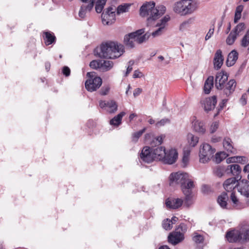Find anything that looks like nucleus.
Here are the masks:
<instances>
[{"label":"nucleus","instance_id":"423d86ee","mask_svg":"<svg viewBox=\"0 0 249 249\" xmlns=\"http://www.w3.org/2000/svg\"><path fill=\"white\" fill-rule=\"evenodd\" d=\"M102 22L104 25H111L116 20L115 12L113 7L110 6L104 11L101 15Z\"/></svg>","mask_w":249,"mask_h":249},{"label":"nucleus","instance_id":"f8f14e48","mask_svg":"<svg viewBox=\"0 0 249 249\" xmlns=\"http://www.w3.org/2000/svg\"><path fill=\"white\" fill-rule=\"evenodd\" d=\"M178 154L175 149H171L167 152L165 151V157L162 160L165 163L172 164L175 163L178 158Z\"/></svg>","mask_w":249,"mask_h":249},{"label":"nucleus","instance_id":"680f3d73","mask_svg":"<svg viewBox=\"0 0 249 249\" xmlns=\"http://www.w3.org/2000/svg\"><path fill=\"white\" fill-rule=\"evenodd\" d=\"M62 73L66 76H68L70 75L71 70L67 66H64L62 69Z\"/></svg>","mask_w":249,"mask_h":249},{"label":"nucleus","instance_id":"72a5a7b5","mask_svg":"<svg viewBox=\"0 0 249 249\" xmlns=\"http://www.w3.org/2000/svg\"><path fill=\"white\" fill-rule=\"evenodd\" d=\"M151 36L150 33L147 32L144 35H138L136 37V42L139 44H142L147 40Z\"/></svg>","mask_w":249,"mask_h":249},{"label":"nucleus","instance_id":"e2e57ef3","mask_svg":"<svg viewBox=\"0 0 249 249\" xmlns=\"http://www.w3.org/2000/svg\"><path fill=\"white\" fill-rule=\"evenodd\" d=\"M95 0H90V2L89 3L87 6L85 5V9L86 11H90L94 6Z\"/></svg>","mask_w":249,"mask_h":249},{"label":"nucleus","instance_id":"b1692460","mask_svg":"<svg viewBox=\"0 0 249 249\" xmlns=\"http://www.w3.org/2000/svg\"><path fill=\"white\" fill-rule=\"evenodd\" d=\"M43 38L47 46L54 43L56 41V37L53 33L49 31L43 32Z\"/></svg>","mask_w":249,"mask_h":249},{"label":"nucleus","instance_id":"dca6fc26","mask_svg":"<svg viewBox=\"0 0 249 249\" xmlns=\"http://www.w3.org/2000/svg\"><path fill=\"white\" fill-rule=\"evenodd\" d=\"M239 181L238 177L231 178L226 180L223 183V187L227 192H231L235 188H237V183Z\"/></svg>","mask_w":249,"mask_h":249},{"label":"nucleus","instance_id":"ea45409f","mask_svg":"<svg viewBox=\"0 0 249 249\" xmlns=\"http://www.w3.org/2000/svg\"><path fill=\"white\" fill-rule=\"evenodd\" d=\"M101 66H102V60H94L90 62L89 66L91 68L95 70H100L101 71Z\"/></svg>","mask_w":249,"mask_h":249},{"label":"nucleus","instance_id":"8fccbe9b","mask_svg":"<svg viewBox=\"0 0 249 249\" xmlns=\"http://www.w3.org/2000/svg\"><path fill=\"white\" fill-rule=\"evenodd\" d=\"M214 174L218 177H221L224 174V169L221 166H217L213 170Z\"/></svg>","mask_w":249,"mask_h":249},{"label":"nucleus","instance_id":"052dcab7","mask_svg":"<svg viewBox=\"0 0 249 249\" xmlns=\"http://www.w3.org/2000/svg\"><path fill=\"white\" fill-rule=\"evenodd\" d=\"M169 122H170L169 119H168L167 118H164V119H161L160 121L158 122L156 124V125L158 126H162V125H164L166 123H169Z\"/></svg>","mask_w":249,"mask_h":249},{"label":"nucleus","instance_id":"7c9ffc66","mask_svg":"<svg viewBox=\"0 0 249 249\" xmlns=\"http://www.w3.org/2000/svg\"><path fill=\"white\" fill-rule=\"evenodd\" d=\"M114 63L112 61L104 60L102 61V66H101V71H107L111 70L113 67Z\"/></svg>","mask_w":249,"mask_h":249},{"label":"nucleus","instance_id":"6ab92c4d","mask_svg":"<svg viewBox=\"0 0 249 249\" xmlns=\"http://www.w3.org/2000/svg\"><path fill=\"white\" fill-rule=\"evenodd\" d=\"M166 205L169 209H176L180 207L183 203L181 198H168L166 200Z\"/></svg>","mask_w":249,"mask_h":249},{"label":"nucleus","instance_id":"37998d69","mask_svg":"<svg viewBox=\"0 0 249 249\" xmlns=\"http://www.w3.org/2000/svg\"><path fill=\"white\" fill-rule=\"evenodd\" d=\"M245 29V25L244 23H240L233 29V32L237 36Z\"/></svg>","mask_w":249,"mask_h":249},{"label":"nucleus","instance_id":"aec40b11","mask_svg":"<svg viewBox=\"0 0 249 249\" xmlns=\"http://www.w3.org/2000/svg\"><path fill=\"white\" fill-rule=\"evenodd\" d=\"M224 57L222 55V51L220 49L217 50L213 59L214 68L216 70L219 69L223 64Z\"/></svg>","mask_w":249,"mask_h":249},{"label":"nucleus","instance_id":"c9c22d12","mask_svg":"<svg viewBox=\"0 0 249 249\" xmlns=\"http://www.w3.org/2000/svg\"><path fill=\"white\" fill-rule=\"evenodd\" d=\"M130 6L131 4L128 3L119 5L117 9V14L120 15L121 13L128 12Z\"/></svg>","mask_w":249,"mask_h":249},{"label":"nucleus","instance_id":"473e14b6","mask_svg":"<svg viewBox=\"0 0 249 249\" xmlns=\"http://www.w3.org/2000/svg\"><path fill=\"white\" fill-rule=\"evenodd\" d=\"M187 139L191 147H195L198 142L199 138L191 133L187 135Z\"/></svg>","mask_w":249,"mask_h":249},{"label":"nucleus","instance_id":"0e129e2a","mask_svg":"<svg viewBox=\"0 0 249 249\" xmlns=\"http://www.w3.org/2000/svg\"><path fill=\"white\" fill-rule=\"evenodd\" d=\"M143 76V75L142 72H141L139 70H136L134 72L133 77L134 78H141V77H142Z\"/></svg>","mask_w":249,"mask_h":249},{"label":"nucleus","instance_id":"a211bd4d","mask_svg":"<svg viewBox=\"0 0 249 249\" xmlns=\"http://www.w3.org/2000/svg\"><path fill=\"white\" fill-rule=\"evenodd\" d=\"M241 168L237 164H233L228 166L226 171L227 173H231L234 177H238V179H241L240 173L241 172Z\"/></svg>","mask_w":249,"mask_h":249},{"label":"nucleus","instance_id":"bf43d9fd","mask_svg":"<svg viewBox=\"0 0 249 249\" xmlns=\"http://www.w3.org/2000/svg\"><path fill=\"white\" fill-rule=\"evenodd\" d=\"M214 32V24L213 25L212 27L209 29L208 33L205 36V40H207L211 38L212 36L213 35Z\"/></svg>","mask_w":249,"mask_h":249},{"label":"nucleus","instance_id":"a18cd8bd","mask_svg":"<svg viewBox=\"0 0 249 249\" xmlns=\"http://www.w3.org/2000/svg\"><path fill=\"white\" fill-rule=\"evenodd\" d=\"M242 239L241 243L246 242L249 241V230L241 231Z\"/></svg>","mask_w":249,"mask_h":249},{"label":"nucleus","instance_id":"5701e85b","mask_svg":"<svg viewBox=\"0 0 249 249\" xmlns=\"http://www.w3.org/2000/svg\"><path fill=\"white\" fill-rule=\"evenodd\" d=\"M151 149L155 160H162L165 157L166 151L164 147L160 146Z\"/></svg>","mask_w":249,"mask_h":249},{"label":"nucleus","instance_id":"3c124183","mask_svg":"<svg viewBox=\"0 0 249 249\" xmlns=\"http://www.w3.org/2000/svg\"><path fill=\"white\" fill-rule=\"evenodd\" d=\"M110 90V87L109 85L104 86L100 91V94L102 95H107Z\"/></svg>","mask_w":249,"mask_h":249},{"label":"nucleus","instance_id":"4d7b16f0","mask_svg":"<svg viewBox=\"0 0 249 249\" xmlns=\"http://www.w3.org/2000/svg\"><path fill=\"white\" fill-rule=\"evenodd\" d=\"M240 102L242 106H245L247 103V93H244L241 98L240 99Z\"/></svg>","mask_w":249,"mask_h":249},{"label":"nucleus","instance_id":"13d9d810","mask_svg":"<svg viewBox=\"0 0 249 249\" xmlns=\"http://www.w3.org/2000/svg\"><path fill=\"white\" fill-rule=\"evenodd\" d=\"M218 123L215 122L212 124L210 128L211 133H213L218 127Z\"/></svg>","mask_w":249,"mask_h":249},{"label":"nucleus","instance_id":"58836bf2","mask_svg":"<svg viewBox=\"0 0 249 249\" xmlns=\"http://www.w3.org/2000/svg\"><path fill=\"white\" fill-rule=\"evenodd\" d=\"M229 154L225 152H221L217 153L215 154V161L217 163H220L224 159H225L227 156H229Z\"/></svg>","mask_w":249,"mask_h":249},{"label":"nucleus","instance_id":"774afa93","mask_svg":"<svg viewBox=\"0 0 249 249\" xmlns=\"http://www.w3.org/2000/svg\"><path fill=\"white\" fill-rule=\"evenodd\" d=\"M221 140V138L220 137H217L216 136H213L212 138V142L214 143L219 142Z\"/></svg>","mask_w":249,"mask_h":249},{"label":"nucleus","instance_id":"5fc2aeb1","mask_svg":"<svg viewBox=\"0 0 249 249\" xmlns=\"http://www.w3.org/2000/svg\"><path fill=\"white\" fill-rule=\"evenodd\" d=\"M134 64V60H130L128 62V66L126 69V72L125 73L124 76H127V75L132 71V66Z\"/></svg>","mask_w":249,"mask_h":249},{"label":"nucleus","instance_id":"f03ea898","mask_svg":"<svg viewBox=\"0 0 249 249\" xmlns=\"http://www.w3.org/2000/svg\"><path fill=\"white\" fill-rule=\"evenodd\" d=\"M124 52V48L123 45L112 41L102 43L94 50V54L96 56L107 59L118 58Z\"/></svg>","mask_w":249,"mask_h":249},{"label":"nucleus","instance_id":"c756f323","mask_svg":"<svg viewBox=\"0 0 249 249\" xmlns=\"http://www.w3.org/2000/svg\"><path fill=\"white\" fill-rule=\"evenodd\" d=\"M194 129L195 131L203 134L205 132V128L203 122L198 120L193 122Z\"/></svg>","mask_w":249,"mask_h":249},{"label":"nucleus","instance_id":"603ef678","mask_svg":"<svg viewBox=\"0 0 249 249\" xmlns=\"http://www.w3.org/2000/svg\"><path fill=\"white\" fill-rule=\"evenodd\" d=\"M230 198L233 204V206L234 207H237L239 202L238 199L237 198L235 194L233 192L231 193V196H230Z\"/></svg>","mask_w":249,"mask_h":249},{"label":"nucleus","instance_id":"49530a36","mask_svg":"<svg viewBox=\"0 0 249 249\" xmlns=\"http://www.w3.org/2000/svg\"><path fill=\"white\" fill-rule=\"evenodd\" d=\"M193 240L196 244L202 243L204 241V237L202 235L195 233V235L193 237Z\"/></svg>","mask_w":249,"mask_h":249},{"label":"nucleus","instance_id":"a19ab883","mask_svg":"<svg viewBox=\"0 0 249 249\" xmlns=\"http://www.w3.org/2000/svg\"><path fill=\"white\" fill-rule=\"evenodd\" d=\"M146 130L145 128H143L142 129L133 133L132 136V141L135 143L137 142L139 139V138L142 135V134L145 132Z\"/></svg>","mask_w":249,"mask_h":249},{"label":"nucleus","instance_id":"2f4dec72","mask_svg":"<svg viewBox=\"0 0 249 249\" xmlns=\"http://www.w3.org/2000/svg\"><path fill=\"white\" fill-rule=\"evenodd\" d=\"M247 158L244 156L233 157L227 159V162H239L245 164L247 161Z\"/></svg>","mask_w":249,"mask_h":249},{"label":"nucleus","instance_id":"bb28decb","mask_svg":"<svg viewBox=\"0 0 249 249\" xmlns=\"http://www.w3.org/2000/svg\"><path fill=\"white\" fill-rule=\"evenodd\" d=\"M125 113L124 111L120 112L110 120V124L112 125L118 126L121 124L122 118L125 115Z\"/></svg>","mask_w":249,"mask_h":249},{"label":"nucleus","instance_id":"ddd939ff","mask_svg":"<svg viewBox=\"0 0 249 249\" xmlns=\"http://www.w3.org/2000/svg\"><path fill=\"white\" fill-rule=\"evenodd\" d=\"M236 86V82L235 80L231 79L226 83L222 88L223 90V93L226 97L230 96L235 90Z\"/></svg>","mask_w":249,"mask_h":249},{"label":"nucleus","instance_id":"f257e3e1","mask_svg":"<svg viewBox=\"0 0 249 249\" xmlns=\"http://www.w3.org/2000/svg\"><path fill=\"white\" fill-rule=\"evenodd\" d=\"M170 185L179 184L183 194L185 196V204L189 207L192 204L193 197L192 189L194 188V181L189 179L188 174L186 173H173L169 177Z\"/></svg>","mask_w":249,"mask_h":249},{"label":"nucleus","instance_id":"a878e982","mask_svg":"<svg viewBox=\"0 0 249 249\" xmlns=\"http://www.w3.org/2000/svg\"><path fill=\"white\" fill-rule=\"evenodd\" d=\"M228 198L229 197L227 194L225 192H223L218 196L217 201L221 207L225 209L227 208Z\"/></svg>","mask_w":249,"mask_h":249},{"label":"nucleus","instance_id":"4468645a","mask_svg":"<svg viewBox=\"0 0 249 249\" xmlns=\"http://www.w3.org/2000/svg\"><path fill=\"white\" fill-rule=\"evenodd\" d=\"M170 17L168 15H166L163 18H162L159 22H158L156 26L159 27V28L153 32L151 35L155 37L157 36H160L161 34L162 30L166 26V23L169 20Z\"/></svg>","mask_w":249,"mask_h":249},{"label":"nucleus","instance_id":"412c9836","mask_svg":"<svg viewBox=\"0 0 249 249\" xmlns=\"http://www.w3.org/2000/svg\"><path fill=\"white\" fill-rule=\"evenodd\" d=\"M223 145L224 149L226 150L227 153L229 154H236V150L234 148L232 145V142L231 138L229 137H226L223 140Z\"/></svg>","mask_w":249,"mask_h":249},{"label":"nucleus","instance_id":"39448f33","mask_svg":"<svg viewBox=\"0 0 249 249\" xmlns=\"http://www.w3.org/2000/svg\"><path fill=\"white\" fill-rule=\"evenodd\" d=\"M215 150L208 143H204L201 145L199 150L200 162L205 163L208 162L213 157Z\"/></svg>","mask_w":249,"mask_h":249},{"label":"nucleus","instance_id":"0eeeda50","mask_svg":"<svg viewBox=\"0 0 249 249\" xmlns=\"http://www.w3.org/2000/svg\"><path fill=\"white\" fill-rule=\"evenodd\" d=\"M145 32V29L142 28L136 31L135 32L126 35L124 37V42L125 44L130 47L133 48L134 47V41H136V36L142 35Z\"/></svg>","mask_w":249,"mask_h":249},{"label":"nucleus","instance_id":"de8ad7c7","mask_svg":"<svg viewBox=\"0 0 249 249\" xmlns=\"http://www.w3.org/2000/svg\"><path fill=\"white\" fill-rule=\"evenodd\" d=\"M164 137L163 136H160L155 138L151 143L152 146H154V145H160L162 142L163 139Z\"/></svg>","mask_w":249,"mask_h":249},{"label":"nucleus","instance_id":"6e6d98bb","mask_svg":"<svg viewBox=\"0 0 249 249\" xmlns=\"http://www.w3.org/2000/svg\"><path fill=\"white\" fill-rule=\"evenodd\" d=\"M86 11H87L85 9V5H82L79 12V16L81 18H84L85 17Z\"/></svg>","mask_w":249,"mask_h":249},{"label":"nucleus","instance_id":"9d476101","mask_svg":"<svg viewBox=\"0 0 249 249\" xmlns=\"http://www.w3.org/2000/svg\"><path fill=\"white\" fill-rule=\"evenodd\" d=\"M228 76L227 73L223 71L218 72L216 74L215 79V86L218 90L222 89V88L226 84L228 80Z\"/></svg>","mask_w":249,"mask_h":249},{"label":"nucleus","instance_id":"09e8293b","mask_svg":"<svg viewBox=\"0 0 249 249\" xmlns=\"http://www.w3.org/2000/svg\"><path fill=\"white\" fill-rule=\"evenodd\" d=\"M162 227L166 230H170L172 228V225L170 220L169 219H165L162 222Z\"/></svg>","mask_w":249,"mask_h":249},{"label":"nucleus","instance_id":"393cba45","mask_svg":"<svg viewBox=\"0 0 249 249\" xmlns=\"http://www.w3.org/2000/svg\"><path fill=\"white\" fill-rule=\"evenodd\" d=\"M238 53L235 50H232L228 55L226 60V65L228 67L233 66L238 59Z\"/></svg>","mask_w":249,"mask_h":249},{"label":"nucleus","instance_id":"cd10ccee","mask_svg":"<svg viewBox=\"0 0 249 249\" xmlns=\"http://www.w3.org/2000/svg\"><path fill=\"white\" fill-rule=\"evenodd\" d=\"M213 86V77L209 76L205 81L204 86V91L206 94H209Z\"/></svg>","mask_w":249,"mask_h":249},{"label":"nucleus","instance_id":"f3484780","mask_svg":"<svg viewBox=\"0 0 249 249\" xmlns=\"http://www.w3.org/2000/svg\"><path fill=\"white\" fill-rule=\"evenodd\" d=\"M216 103L217 98L216 96H213L211 97L206 98L202 103L205 111L208 112V111L213 109Z\"/></svg>","mask_w":249,"mask_h":249},{"label":"nucleus","instance_id":"9b49d317","mask_svg":"<svg viewBox=\"0 0 249 249\" xmlns=\"http://www.w3.org/2000/svg\"><path fill=\"white\" fill-rule=\"evenodd\" d=\"M226 237L229 242L241 243L242 232L241 231L232 230L227 232Z\"/></svg>","mask_w":249,"mask_h":249},{"label":"nucleus","instance_id":"7ed1b4c3","mask_svg":"<svg viewBox=\"0 0 249 249\" xmlns=\"http://www.w3.org/2000/svg\"><path fill=\"white\" fill-rule=\"evenodd\" d=\"M166 11V7L160 5L155 7L154 1L146 2L140 9V15L142 17L149 16L147 18L148 25L152 24V22L159 18L163 15Z\"/></svg>","mask_w":249,"mask_h":249},{"label":"nucleus","instance_id":"1a4fd4ad","mask_svg":"<svg viewBox=\"0 0 249 249\" xmlns=\"http://www.w3.org/2000/svg\"><path fill=\"white\" fill-rule=\"evenodd\" d=\"M237 189L241 195L249 197V180L246 179L239 180L237 183Z\"/></svg>","mask_w":249,"mask_h":249},{"label":"nucleus","instance_id":"79ce46f5","mask_svg":"<svg viewBox=\"0 0 249 249\" xmlns=\"http://www.w3.org/2000/svg\"><path fill=\"white\" fill-rule=\"evenodd\" d=\"M237 37V35L235 34L232 31L226 39V42L228 45H231L233 44Z\"/></svg>","mask_w":249,"mask_h":249},{"label":"nucleus","instance_id":"f704fd0d","mask_svg":"<svg viewBox=\"0 0 249 249\" xmlns=\"http://www.w3.org/2000/svg\"><path fill=\"white\" fill-rule=\"evenodd\" d=\"M107 107L109 108L108 111L109 113H114L117 111L118 108V105L116 104V102L113 100H111L107 102Z\"/></svg>","mask_w":249,"mask_h":249},{"label":"nucleus","instance_id":"c03bdc74","mask_svg":"<svg viewBox=\"0 0 249 249\" xmlns=\"http://www.w3.org/2000/svg\"><path fill=\"white\" fill-rule=\"evenodd\" d=\"M228 101V99H223L222 101L219 103L218 107L216 108L217 112L214 115V117H216L218 114L220 113V111H221L223 108L225 107L226 104Z\"/></svg>","mask_w":249,"mask_h":249},{"label":"nucleus","instance_id":"6e6552de","mask_svg":"<svg viewBox=\"0 0 249 249\" xmlns=\"http://www.w3.org/2000/svg\"><path fill=\"white\" fill-rule=\"evenodd\" d=\"M154 156L152 149L148 146H145L143 148L140 154L141 159L144 162L149 163L154 160Z\"/></svg>","mask_w":249,"mask_h":249},{"label":"nucleus","instance_id":"c85d7f7f","mask_svg":"<svg viewBox=\"0 0 249 249\" xmlns=\"http://www.w3.org/2000/svg\"><path fill=\"white\" fill-rule=\"evenodd\" d=\"M185 0H182L177 2L174 7L175 12L179 14L181 16H185L183 14L184 9H185Z\"/></svg>","mask_w":249,"mask_h":249},{"label":"nucleus","instance_id":"69168bd1","mask_svg":"<svg viewBox=\"0 0 249 249\" xmlns=\"http://www.w3.org/2000/svg\"><path fill=\"white\" fill-rule=\"evenodd\" d=\"M142 92V89L141 88H137L133 91V95L137 97Z\"/></svg>","mask_w":249,"mask_h":249},{"label":"nucleus","instance_id":"4c0bfd02","mask_svg":"<svg viewBox=\"0 0 249 249\" xmlns=\"http://www.w3.org/2000/svg\"><path fill=\"white\" fill-rule=\"evenodd\" d=\"M107 0H98L95 5V10L97 13L102 12L104 5L106 4Z\"/></svg>","mask_w":249,"mask_h":249},{"label":"nucleus","instance_id":"4be33fe9","mask_svg":"<svg viewBox=\"0 0 249 249\" xmlns=\"http://www.w3.org/2000/svg\"><path fill=\"white\" fill-rule=\"evenodd\" d=\"M185 8L183 14L186 15L193 13L197 8V6L196 3L193 0H185Z\"/></svg>","mask_w":249,"mask_h":249},{"label":"nucleus","instance_id":"e433bc0d","mask_svg":"<svg viewBox=\"0 0 249 249\" xmlns=\"http://www.w3.org/2000/svg\"><path fill=\"white\" fill-rule=\"evenodd\" d=\"M243 8L244 7L242 5H238L236 7L234 18V23H237L238 21L241 18V13L243 11Z\"/></svg>","mask_w":249,"mask_h":249},{"label":"nucleus","instance_id":"864d4df0","mask_svg":"<svg viewBox=\"0 0 249 249\" xmlns=\"http://www.w3.org/2000/svg\"><path fill=\"white\" fill-rule=\"evenodd\" d=\"M175 231L182 232L184 234V233L187 231V226L184 224H180L178 227L176 229Z\"/></svg>","mask_w":249,"mask_h":249},{"label":"nucleus","instance_id":"338daca9","mask_svg":"<svg viewBox=\"0 0 249 249\" xmlns=\"http://www.w3.org/2000/svg\"><path fill=\"white\" fill-rule=\"evenodd\" d=\"M189 157H186L183 156L182 158V163H183V167H185L187 165L188 162H189Z\"/></svg>","mask_w":249,"mask_h":249},{"label":"nucleus","instance_id":"2eb2a0df","mask_svg":"<svg viewBox=\"0 0 249 249\" xmlns=\"http://www.w3.org/2000/svg\"><path fill=\"white\" fill-rule=\"evenodd\" d=\"M184 239V234L182 232L175 231L174 232L170 233L168 237L169 243L176 245L181 242Z\"/></svg>","mask_w":249,"mask_h":249},{"label":"nucleus","instance_id":"20e7f679","mask_svg":"<svg viewBox=\"0 0 249 249\" xmlns=\"http://www.w3.org/2000/svg\"><path fill=\"white\" fill-rule=\"evenodd\" d=\"M95 72H88L87 73V77L88 79L85 82V88L90 92L96 91L98 89L102 84V79L99 76L95 75Z\"/></svg>","mask_w":249,"mask_h":249}]
</instances>
